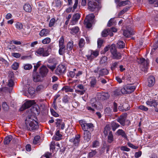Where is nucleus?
I'll return each instance as SVG.
<instances>
[{
	"instance_id": "60",
	"label": "nucleus",
	"mask_w": 158,
	"mask_h": 158,
	"mask_svg": "<svg viewBox=\"0 0 158 158\" xmlns=\"http://www.w3.org/2000/svg\"><path fill=\"white\" fill-rule=\"evenodd\" d=\"M121 149L122 151H126L128 152L129 151L130 149L127 148L126 146H122L121 147Z\"/></svg>"
},
{
	"instance_id": "14",
	"label": "nucleus",
	"mask_w": 158,
	"mask_h": 158,
	"mask_svg": "<svg viewBox=\"0 0 158 158\" xmlns=\"http://www.w3.org/2000/svg\"><path fill=\"white\" fill-rule=\"evenodd\" d=\"M138 62L141 64L142 67H144L145 68L147 67L148 64L147 60L143 58L138 59Z\"/></svg>"
},
{
	"instance_id": "8",
	"label": "nucleus",
	"mask_w": 158,
	"mask_h": 158,
	"mask_svg": "<svg viewBox=\"0 0 158 158\" xmlns=\"http://www.w3.org/2000/svg\"><path fill=\"white\" fill-rule=\"evenodd\" d=\"M80 123L81 124L82 129L85 131H88L87 130L89 128H92L94 127L92 123H83L82 121H80Z\"/></svg>"
},
{
	"instance_id": "3",
	"label": "nucleus",
	"mask_w": 158,
	"mask_h": 158,
	"mask_svg": "<svg viewBox=\"0 0 158 158\" xmlns=\"http://www.w3.org/2000/svg\"><path fill=\"white\" fill-rule=\"evenodd\" d=\"M110 50L114 59H119L121 58V55L120 53L117 52L114 45L112 44L110 46Z\"/></svg>"
},
{
	"instance_id": "7",
	"label": "nucleus",
	"mask_w": 158,
	"mask_h": 158,
	"mask_svg": "<svg viewBox=\"0 0 158 158\" xmlns=\"http://www.w3.org/2000/svg\"><path fill=\"white\" fill-rule=\"evenodd\" d=\"M88 6L89 9L92 11H93L98 6V4L97 2L95 1L96 0H88Z\"/></svg>"
},
{
	"instance_id": "48",
	"label": "nucleus",
	"mask_w": 158,
	"mask_h": 158,
	"mask_svg": "<svg viewBox=\"0 0 158 158\" xmlns=\"http://www.w3.org/2000/svg\"><path fill=\"white\" fill-rule=\"evenodd\" d=\"M102 98L104 99H106L109 98L110 95L108 93H103L102 94Z\"/></svg>"
},
{
	"instance_id": "32",
	"label": "nucleus",
	"mask_w": 158,
	"mask_h": 158,
	"mask_svg": "<svg viewBox=\"0 0 158 158\" xmlns=\"http://www.w3.org/2000/svg\"><path fill=\"white\" fill-rule=\"evenodd\" d=\"M107 58L106 56L102 57L101 59L100 63L101 64H106L107 63Z\"/></svg>"
},
{
	"instance_id": "43",
	"label": "nucleus",
	"mask_w": 158,
	"mask_h": 158,
	"mask_svg": "<svg viewBox=\"0 0 158 158\" xmlns=\"http://www.w3.org/2000/svg\"><path fill=\"white\" fill-rule=\"evenodd\" d=\"M108 70L106 69H103L100 70V74L101 75H105L108 74Z\"/></svg>"
},
{
	"instance_id": "25",
	"label": "nucleus",
	"mask_w": 158,
	"mask_h": 158,
	"mask_svg": "<svg viewBox=\"0 0 158 158\" xmlns=\"http://www.w3.org/2000/svg\"><path fill=\"white\" fill-rule=\"evenodd\" d=\"M117 133L119 135H121L123 137H124L126 139H127V135L125 132L122 129L118 130L117 132Z\"/></svg>"
},
{
	"instance_id": "1",
	"label": "nucleus",
	"mask_w": 158,
	"mask_h": 158,
	"mask_svg": "<svg viewBox=\"0 0 158 158\" xmlns=\"http://www.w3.org/2000/svg\"><path fill=\"white\" fill-rule=\"evenodd\" d=\"M35 119L36 118L33 116H28L26 119L24 128L30 130L37 129L38 126V123Z\"/></svg>"
},
{
	"instance_id": "54",
	"label": "nucleus",
	"mask_w": 158,
	"mask_h": 158,
	"mask_svg": "<svg viewBox=\"0 0 158 158\" xmlns=\"http://www.w3.org/2000/svg\"><path fill=\"white\" fill-rule=\"evenodd\" d=\"M139 109L145 111H147L148 110V108L147 107L143 106H139Z\"/></svg>"
},
{
	"instance_id": "49",
	"label": "nucleus",
	"mask_w": 158,
	"mask_h": 158,
	"mask_svg": "<svg viewBox=\"0 0 158 158\" xmlns=\"http://www.w3.org/2000/svg\"><path fill=\"white\" fill-rule=\"evenodd\" d=\"M111 109L109 107H106L105 110V113L106 114H108L111 113Z\"/></svg>"
},
{
	"instance_id": "9",
	"label": "nucleus",
	"mask_w": 158,
	"mask_h": 158,
	"mask_svg": "<svg viewBox=\"0 0 158 158\" xmlns=\"http://www.w3.org/2000/svg\"><path fill=\"white\" fill-rule=\"evenodd\" d=\"M35 103L34 100H29L27 101L22 106L21 110H23L30 107L31 106Z\"/></svg>"
},
{
	"instance_id": "46",
	"label": "nucleus",
	"mask_w": 158,
	"mask_h": 158,
	"mask_svg": "<svg viewBox=\"0 0 158 158\" xmlns=\"http://www.w3.org/2000/svg\"><path fill=\"white\" fill-rule=\"evenodd\" d=\"M11 55L12 56L16 58H19L21 56L20 54L16 52L12 53L11 54Z\"/></svg>"
},
{
	"instance_id": "36",
	"label": "nucleus",
	"mask_w": 158,
	"mask_h": 158,
	"mask_svg": "<svg viewBox=\"0 0 158 158\" xmlns=\"http://www.w3.org/2000/svg\"><path fill=\"white\" fill-rule=\"evenodd\" d=\"M108 139V141L109 143H111L113 141V135L112 132H109Z\"/></svg>"
},
{
	"instance_id": "29",
	"label": "nucleus",
	"mask_w": 158,
	"mask_h": 158,
	"mask_svg": "<svg viewBox=\"0 0 158 158\" xmlns=\"http://www.w3.org/2000/svg\"><path fill=\"white\" fill-rule=\"evenodd\" d=\"M125 118L124 117H120L118 120V121L123 126L124 125Z\"/></svg>"
},
{
	"instance_id": "10",
	"label": "nucleus",
	"mask_w": 158,
	"mask_h": 158,
	"mask_svg": "<svg viewBox=\"0 0 158 158\" xmlns=\"http://www.w3.org/2000/svg\"><path fill=\"white\" fill-rule=\"evenodd\" d=\"M44 77L40 73H34L33 76V80L35 82L41 81L43 80Z\"/></svg>"
},
{
	"instance_id": "47",
	"label": "nucleus",
	"mask_w": 158,
	"mask_h": 158,
	"mask_svg": "<svg viewBox=\"0 0 158 158\" xmlns=\"http://www.w3.org/2000/svg\"><path fill=\"white\" fill-rule=\"evenodd\" d=\"M111 126L113 127V131H115V129L119 126V125L118 124L114 122H113L112 123Z\"/></svg>"
},
{
	"instance_id": "22",
	"label": "nucleus",
	"mask_w": 158,
	"mask_h": 158,
	"mask_svg": "<svg viewBox=\"0 0 158 158\" xmlns=\"http://www.w3.org/2000/svg\"><path fill=\"white\" fill-rule=\"evenodd\" d=\"M24 10L27 12H31V7L29 4H25L23 7Z\"/></svg>"
},
{
	"instance_id": "18",
	"label": "nucleus",
	"mask_w": 158,
	"mask_h": 158,
	"mask_svg": "<svg viewBox=\"0 0 158 158\" xmlns=\"http://www.w3.org/2000/svg\"><path fill=\"white\" fill-rule=\"evenodd\" d=\"M146 103L147 105L151 106H153L154 107H156L158 105L157 102L154 100L152 101H148Z\"/></svg>"
},
{
	"instance_id": "19",
	"label": "nucleus",
	"mask_w": 158,
	"mask_h": 158,
	"mask_svg": "<svg viewBox=\"0 0 158 158\" xmlns=\"http://www.w3.org/2000/svg\"><path fill=\"white\" fill-rule=\"evenodd\" d=\"M49 33V31L47 29H43L39 33V35L41 37L46 36Z\"/></svg>"
},
{
	"instance_id": "50",
	"label": "nucleus",
	"mask_w": 158,
	"mask_h": 158,
	"mask_svg": "<svg viewBox=\"0 0 158 158\" xmlns=\"http://www.w3.org/2000/svg\"><path fill=\"white\" fill-rule=\"evenodd\" d=\"M116 79L118 83H120L123 82V81L124 80V77H123L122 78H121L118 77H116Z\"/></svg>"
},
{
	"instance_id": "16",
	"label": "nucleus",
	"mask_w": 158,
	"mask_h": 158,
	"mask_svg": "<svg viewBox=\"0 0 158 158\" xmlns=\"http://www.w3.org/2000/svg\"><path fill=\"white\" fill-rule=\"evenodd\" d=\"M109 35L110 36H112L113 35V33H110V31L109 29H105L102 33V35L103 37H106Z\"/></svg>"
},
{
	"instance_id": "5",
	"label": "nucleus",
	"mask_w": 158,
	"mask_h": 158,
	"mask_svg": "<svg viewBox=\"0 0 158 158\" xmlns=\"http://www.w3.org/2000/svg\"><path fill=\"white\" fill-rule=\"evenodd\" d=\"M50 52V49L48 48L47 49H44L43 48H40L36 51L37 54L45 56H48Z\"/></svg>"
},
{
	"instance_id": "63",
	"label": "nucleus",
	"mask_w": 158,
	"mask_h": 158,
	"mask_svg": "<svg viewBox=\"0 0 158 158\" xmlns=\"http://www.w3.org/2000/svg\"><path fill=\"white\" fill-rule=\"evenodd\" d=\"M141 152L139 151L138 152L135 153V157L136 158H138L141 156Z\"/></svg>"
},
{
	"instance_id": "30",
	"label": "nucleus",
	"mask_w": 158,
	"mask_h": 158,
	"mask_svg": "<svg viewBox=\"0 0 158 158\" xmlns=\"http://www.w3.org/2000/svg\"><path fill=\"white\" fill-rule=\"evenodd\" d=\"M73 43L72 42H69L67 46V50H68V51H70L72 50L73 46Z\"/></svg>"
},
{
	"instance_id": "42",
	"label": "nucleus",
	"mask_w": 158,
	"mask_h": 158,
	"mask_svg": "<svg viewBox=\"0 0 158 158\" xmlns=\"http://www.w3.org/2000/svg\"><path fill=\"white\" fill-rule=\"evenodd\" d=\"M10 44H14L17 45H19L21 44V42L19 41L13 40L10 41Z\"/></svg>"
},
{
	"instance_id": "13",
	"label": "nucleus",
	"mask_w": 158,
	"mask_h": 158,
	"mask_svg": "<svg viewBox=\"0 0 158 158\" xmlns=\"http://www.w3.org/2000/svg\"><path fill=\"white\" fill-rule=\"evenodd\" d=\"M148 86L150 87L154 85L155 81V77L152 76H150L148 78Z\"/></svg>"
},
{
	"instance_id": "51",
	"label": "nucleus",
	"mask_w": 158,
	"mask_h": 158,
	"mask_svg": "<svg viewBox=\"0 0 158 158\" xmlns=\"http://www.w3.org/2000/svg\"><path fill=\"white\" fill-rule=\"evenodd\" d=\"M40 137L39 136L37 135L35 136L33 141V143L35 144H36L38 141H39V139H40Z\"/></svg>"
},
{
	"instance_id": "37",
	"label": "nucleus",
	"mask_w": 158,
	"mask_h": 158,
	"mask_svg": "<svg viewBox=\"0 0 158 158\" xmlns=\"http://www.w3.org/2000/svg\"><path fill=\"white\" fill-rule=\"evenodd\" d=\"M64 39L63 37H61L59 41V47H64L65 46L64 45Z\"/></svg>"
},
{
	"instance_id": "28",
	"label": "nucleus",
	"mask_w": 158,
	"mask_h": 158,
	"mask_svg": "<svg viewBox=\"0 0 158 158\" xmlns=\"http://www.w3.org/2000/svg\"><path fill=\"white\" fill-rule=\"evenodd\" d=\"M110 128L109 125H107L105 127L104 131V133L105 135H107L108 132L109 133Z\"/></svg>"
},
{
	"instance_id": "58",
	"label": "nucleus",
	"mask_w": 158,
	"mask_h": 158,
	"mask_svg": "<svg viewBox=\"0 0 158 158\" xmlns=\"http://www.w3.org/2000/svg\"><path fill=\"white\" fill-rule=\"evenodd\" d=\"M117 104L114 102L113 104V110L114 112H116L117 111Z\"/></svg>"
},
{
	"instance_id": "53",
	"label": "nucleus",
	"mask_w": 158,
	"mask_h": 158,
	"mask_svg": "<svg viewBox=\"0 0 158 158\" xmlns=\"http://www.w3.org/2000/svg\"><path fill=\"white\" fill-rule=\"evenodd\" d=\"M51 112L52 114L55 117H57L58 116V114L53 109H51Z\"/></svg>"
},
{
	"instance_id": "24",
	"label": "nucleus",
	"mask_w": 158,
	"mask_h": 158,
	"mask_svg": "<svg viewBox=\"0 0 158 158\" xmlns=\"http://www.w3.org/2000/svg\"><path fill=\"white\" fill-rule=\"evenodd\" d=\"M98 55V52L96 51H92L91 52V55L90 56H87L88 58L90 59L93 57H96Z\"/></svg>"
},
{
	"instance_id": "44",
	"label": "nucleus",
	"mask_w": 158,
	"mask_h": 158,
	"mask_svg": "<svg viewBox=\"0 0 158 158\" xmlns=\"http://www.w3.org/2000/svg\"><path fill=\"white\" fill-rule=\"evenodd\" d=\"M56 22V19H55L53 18L49 22V26L50 27H51L53 26Z\"/></svg>"
},
{
	"instance_id": "62",
	"label": "nucleus",
	"mask_w": 158,
	"mask_h": 158,
	"mask_svg": "<svg viewBox=\"0 0 158 158\" xmlns=\"http://www.w3.org/2000/svg\"><path fill=\"white\" fill-rule=\"evenodd\" d=\"M96 80L94 79H92L90 82L91 86L93 87L94 85L96 84Z\"/></svg>"
},
{
	"instance_id": "39",
	"label": "nucleus",
	"mask_w": 158,
	"mask_h": 158,
	"mask_svg": "<svg viewBox=\"0 0 158 158\" xmlns=\"http://www.w3.org/2000/svg\"><path fill=\"white\" fill-rule=\"evenodd\" d=\"M15 27L17 29L20 30L23 28V25L22 24L19 22L17 23L15 25Z\"/></svg>"
},
{
	"instance_id": "23",
	"label": "nucleus",
	"mask_w": 158,
	"mask_h": 158,
	"mask_svg": "<svg viewBox=\"0 0 158 158\" xmlns=\"http://www.w3.org/2000/svg\"><path fill=\"white\" fill-rule=\"evenodd\" d=\"M12 139V137L11 135H9L6 137L4 139V143L5 144H8Z\"/></svg>"
},
{
	"instance_id": "2",
	"label": "nucleus",
	"mask_w": 158,
	"mask_h": 158,
	"mask_svg": "<svg viewBox=\"0 0 158 158\" xmlns=\"http://www.w3.org/2000/svg\"><path fill=\"white\" fill-rule=\"evenodd\" d=\"M135 89V86L131 85H127L121 89V91L123 94H130L133 92Z\"/></svg>"
},
{
	"instance_id": "61",
	"label": "nucleus",
	"mask_w": 158,
	"mask_h": 158,
	"mask_svg": "<svg viewBox=\"0 0 158 158\" xmlns=\"http://www.w3.org/2000/svg\"><path fill=\"white\" fill-rule=\"evenodd\" d=\"M120 94L119 90L117 89L113 92V95L115 96L118 95Z\"/></svg>"
},
{
	"instance_id": "6",
	"label": "nucleus",
	"mask_w": 158,
	"mask_h": 158,
	"mask_svg": "<svg viewBox=\"0 0 158 158\" xmlns=\"http://www.w3.org/2000/svg\"><path fill=\"white\" fill-rule=\"evenodd\" d=\"M7 86L10 87V89L6 87H5L3 88H2L1 89V91H2L6 92L7 91H9L10 92L11 91V90L10 89L11 87H12L14 85V82L13 81V80L12 78H10L8 82L7 83Z\"/></svg>"
},
{
	"instance_id": "11",
	"label": "nucleus",
	"mask_w": 158,
	"mask_h": 158,
	"mask_svg": "<svg viewBox=\"0 0 158 158\" xmlns=\"http://www.w3.org/2000/svg\"><path fill=\"white\" fill-rule=\"evenodd\" d=\"M115 2L117 4V6H124L129 5L130 3V1L126 0L124 1L120 2L119 0H115Z\"/></svg>"
},
{
	"instance_id": "41",
	"label": "nucleus",
	"mask_w": 158,
	"mask_h": 158,
	"mask_svg": "<svg viewBox=\"0 0 158 158\" xmlns=\"http://www.w3.org/2000/svg\"><path fill=\"white\" fill-rule=\"evenodd\" d=\"M118 45L119 48H123L124 47L125 44L122 41H119L117 43Z\"/></svg>"
},
{
	"instance_id": "59",
	"label": "nucleus",
	"mask_w": 158,
	"mask_h": 158,
	"mask_svg": "<svg viewBox=\"0 0 158 158\" xmlns=\"http://www.w3.org/2000/svg\"><path fill=\"white\" fill-rule=\"evenodd\" d=\"M96 101L95 98H92L91 99L90 103L92 104L93 106H95Z\"/></svg>"
},
{
	"instance_id": "26",
	"label": "nucleus",
	"mask_w": 158,
	"mask_h": 158,
	"mask_svg": "<svg viewBox=\"0 0 158 158\" xmlns=\"http://www.w3.org/2000/svg\"><path fill=\"white\" fill-rule=\"evenodd\" d=\"M80 136L79 135H77L76 136L75 138L74 139L73 141V143L75 146H77L79 143L80 141L79 139Z\"/></svg>"
},
{
	"instance_id": "31",
	"label": "nucleus",
	"mask_w": 158,
	"mask_h": 158,
	"mask_svg": "<svg viewBox=\"0 0 158 158\" xmlns=\"http://www.w3.org/2000/svg\"><path fill=\"white\" fill-rule=\"evenodd\" d=\"M2 108L4 111H7L9 109V106L5 102H4L2 104Z\"/></svg>"
},
{
	"instance_id": "27",
	"label": "nucleus",
	"mask_w": 158,
	"mask_h": 158,
	"mask_svg": "<svg viewBox=\"0 0 158 158\" xmlns=\"http://www.w3.org/2000/svg\"><path fill=\"white\" fill-rule=\"evenodd\" d=\"M28 92L31 96H33L35 94V89L32 87H30L28 89Z\"/></svg>"
},
{
	"instance_id": "55",
	"label": "nucleus",
	"mask_w": 158,
	"mask_h": 158,
	"mask_svg": "<svg viewBox=\"0 0 158 158\" xmlns=\"http://www.w3.org/2000/svg\"><path fill=\"white\" fill-rule=\"evenodd\" d=\"M48 67L52 71H53L55 68L56 67V64H54L53 65H48Z\"/></svg>"
},
{
	"instance_id": "21",
	"label": "nucleus",
	"mask_w": 158,
	"mask_h": 158,
	"mask_svg": "<svg viewBox=\"0 0 158 158\" xmlns=\"http://www.w3.org/2000/svg\"><path fill=\"white\" fill-rule=\"evenodd\" d=\"M60 49L59 51V52L60 55H64L65 53H68L67 52V51L66 49L65 46L64 47H59Z\"/></svg>"
},
{
	"instance_id": "52",
	"label": "nucleus",
	"mask_w": 158,
	"mask_h": 158,
	"mask_svg": "<svg viewBox=\"0 0 158 158\" xmlns=\"http://www.w3.org/2000/svg\"><path fill=\"white\" fill-rule=\"evenodd\" d=\"M85 44L84 40L82 39H81L79 42V44L80 47L81 48L84 46Z\"/></svg>"
},
{
	"instance_id": "38",
	"label": "nucleus",
	"mask_w": 158,
	"mask_h": 158,
	"mask_svg": "<svg viewBox=\"0 0 158 158\" xmlns=\"http://www.w3.org/2000/svg\"><path fill=\"white\" fill-rule=\"evenodd\" d=\"M32 66L30 64H27L24 65V68L26 70H29L32 68Z\"/></svg>"
},
{
	"instance_id": "12",
	"label": "nucleus",
	"mask_w": 158,
	"mask_h": 158,
	"mask_svg": "<svg viewBox=\"0 0 158 158\" xmlns=\"http://www.w3.org/2000/svg\"><path fill=\"white\" fill-rule=\"evenodd\" d=\"M48 72V69L45 66H43L40 69V73L44 77L47 75Z\"/></svg>"
},
{
	"instance_id": "4",
	"label": "nucleus",
	"mask_w": 158,
	"mask_h": 158,
	"mask_svg": "<svg viewBox=\"0 0 158 158\" xmlns=\"http://www.w3.org/2000/svg\"><path fill=\"white\" fill-rule=\"evenodd\" d=\"M95 17V16L93 14H90L87 15L85 19L84 24L85 25L87 28H90L91 26V23L92 20Z\"/></svg>"
},
{
	"instance_id": "64",
	"label": "nucleus",
	"mask_w": 158,
	"mask_h": 158,
	"mask_svg": "<svg viewBox=\"0 0 158 158\" xmlns=\"http://www.w3.org/2000/svg\"><path fill=\"white\" fill-rule=\"evenodd\" d=\"M96 154V152L95 151H92L90 152L89 154V156L90 157H92Z\"/></svg>"
},
{
	"instance_id": "35",
	"label": "nucleus",
	"mask_w": 158,
	"mask_h": 158,
	"mask_svg": "<svg viewBox=\"0 0 158 158\" xmlns=\"http://www.w3.org/2000/svg\"><path fill=\"white\" fill-rule=\"evenodd\" d=\"M80 15L78 13L75 14L73 16L72 20L73 21H77L80 18Z\"/></svg>"
},
{
	"instance_id": "17",
	"label": "nucleus",
	"mask_w": 158,
	"mask_h": 158,
	"mask_svg": "<svg viewBox=\"0 0 158 158\" xmlns=\"http://www.w3.org/2000/svg\"><path fill=\"white\" fill-rule=\"evenodd\" d=\"M123 35L126 37H128L130 35H133L134 34V31L133 30L130 29L123 31Z\"/></svg>"
},
{
	"instance_id": "20",
	"label": "nucleus",
	"mask_w": 158,
	"mask_h": 158,
	"mask_svg": "<svg viewBox=\"0 0 158 158\" xmlns=\"http://www.w3.org/2000/svg\"><path fill=\"white\" fill-rule=\"evenodd\" d=\"M84 139L89 141L90 139L91 134L89 131H85L84 132Z\"/></svg>"
},
{
	"instance_id": "40",
	"label": "nucleus",
	"mask_w": 158,
	"mask_h": 158,
	"mask_svg": "<svg viewBox=\"0 0 158 158\" xmlns=\"http://www.w3.org/2000/svg\"><path fill=\"white\" fill-rule=\"evenodd\" d=\"M148 2L151 4H154L158 6V0H148Z\"/></svg>"
},
{
	"instance_id": "34",
	"label": "nucleus",
	"mask_w": 158,
	"mask_h": 158,
	"mask_svg": "<svg viewBox=\"0 0 158 158\" xmlns=\"http://www.w3.org/2000/svg\"><path fill=\"white\" fill-rule=\"evenodd\" d=\"M51 40L50 38L47 37L42 40V42L44 44H47L50 43Z\"/></svg>"
},
{
	"instance_id": "33",
	"label": "nucleus",
	"mask_w": 158,
	"mask_h": 158,
	"mask_svg": "<svg viewBox=\"0 0 158 158\" xmlns=\"http://www.w3.org/2000/svg\"><path fill=\"white\" fill-rule=\"evenodd\" d=\"M79 31V29L78 27H73L71 29V33L74 34L78 32Z\"/></svg>"
},
{
	"instance_id": "57",
	"label": "nucleus",
	"mask_w": 158,
	"mask_h": 158,
	"mask_svg": "<svg viewBox=\"0 0 158 158\" xmlns=\"http://www.w3.org/2000/svg\"><path fill=\"white\" fill-rule=\"evenodd\" d=\"M110 48V47L109 45L106 47L104 48L102 52V53L103 54L105 53L106 52L109 50Z\"/></svg>"
},
{
	"instance_id": "56",
	"label": "nucleus",
	"mask_w": 158,
	"mask_h": 158,
	"mask_svg": "<svg viewBox=\"0 0 158 158\" xmlns=\"http://www.w3.org/2000/svg\"><path fill=\"white\" fill-rule=\"evenodd\" d=\"M127 8H126L123 9V10H121L119 13L118 16H120L122 15H123L124 13L126 12L127 10Z\"/></svg>"
},
{
	"instance_id": "15",
	"label": "nucleus",
	"mask_w": 158,
	"mask_h": 158,
	"mask_svg": "<svg viewBox=\"0 0 158 158\" xmlns=\"http://www.w3.org/2000/svg\"><path fill=\"white\" fill-rule=\"evenodd\" d=\"M65 69L66 68L64 66L62 65H60L57 67L56 70V73L59 74L64 73Z\"/></svg>"
},
{
	"instance_id": "45",
	"label": "nucleus",
	"mask_w": 158,
	"mask_h": 158,
	"mask_svg": "<svg viewBox=\"0 0 158 158\" xmlns=\"http://www.w3.org/2000/svg\"><path fill=\"white\" fill-rule=\"evenodd\" d=\"M19 66V64L17 62H15L12 66V68L14 70H17Z\"/></svg>"
}]
</instances>
